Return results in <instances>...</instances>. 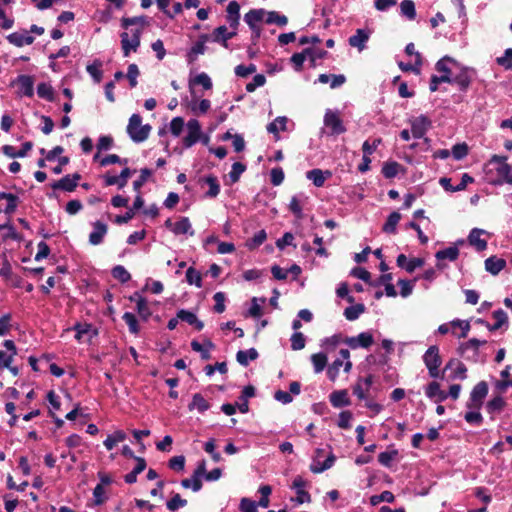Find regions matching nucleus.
Here are the masks:
<instances>
[{
  "label": "nucleus",
  "mask_w": 512,
  "mask_h": 512,
  "mask_svg": "<svg viewBox=\"0 0 512 512\" xmlns=\"http://www.w3.org/2000/svg\"><path fill=\"white\" fill-rule=\"evenodd\" d=\"M506 161V156L493 155L488 162V166H493L499 177V179L495 182L496 184L504 183V178L507 176L509 171V164H507Z\"/></svg>",
  "instance_id": "1a4fd4ad"
},
{
  "label": "nucleus",
  "mask_w": 512,
  "mask_h": 512,
  "mask_svg": "<svg viewBox=\"0 0 512 512\" xmlns=\"http://www.w3.org/2000/svg\"><path fill=\"white\" fill-rule=\"evenodd\" d=\"M189 410H198L200 413H204L210 408L209 403L204 399L200 393L193 395L191 403L188 405Z\"/></svg>",
  "instance_id": "58836bf2"
},
{
  "label": "nucleus",
  "mask_w": 512,
  "mask_h": 512,
  "mask_svg": "<svg viewBox=\"0 0 512 512\" xmlns=\"http://www.w3.org/2000/svg\"><path fill=\"white\" fill-rule=\"evenodd\" d=\"M122 318L124 322L128 325L130 333L137 334L139 332L138 321L133 313L125 312Z\"/></svg>",
  "instance_id": "bf43d9fd"
},
{
  "label": "nucleus",
  "mask_w": 512,
  "mask_h": 512,
  "mask_svg": "<svg viewBox=\"0 0 512 512\" xmlns=\"http://www.w3.org/2000/svg\"><path fill=\"white\" fill-rule=\"evenodd\" d=\"M11 86L18 87L17 95L32 97L34 95V78L30 75H19L12 82Z\"/></svg>",
  "instance_id": "0eeeda50"
},
{
  "label": "nucleus",
  "mask_w": 512,
  "mask_h": 512,
  "mask_svg": "<svg viewBox=\"0 0 512 512\" xmlns=\"http://www.w3.org/2000/svg\"><path fill=\"white\" fill-rule=\"evenodd\" d=\"M330 403L336 408L348 406L350 404L346 390L334 391L329 396Z\"/></svg>",
  "instance_id": "c756f323"
},
{
  "label": "nucleus",
  "mask_w": 512,
  "mask_h": 512,
  "mask_svg": "<svg viewBox=\"0 0 512 512\" xmlns=\"http://www.w3.org/2000/svg\"><path fill=\"white\" fill-rule=\"evenodd\" d=\"M151 129L149 124L142 125V118L139 114H132L126 131L133 142L141 143L149 137Z\"/></svg>",
  "instance_id": "f257e3e1"
},
{
  "label": "nucleus",
  "mask_w": 512,
  "mask_h": 512,
  "mask_svg": "<svg viewBox=\"0 0 512 512\" xmlns=\"http://www.w3.org/2000/svg\"><path fill=\"white\" fill-rule=\"evenodd\" d=\"M186 281L190 285H195L198 288L202 287V276L199 271L193 267H189L186 271Z\"/></svg>",
  "instance_id": "5fc2aeb1"
},
{
  "label": "nucleus",
  "mask_w": 512,
  "mask_h": 512,
  "mask_svg": "<svg viewBox=\"0 0 512 512\" xmlns=\"http://www.w3.org/2000/svg\"><path fill=\"white\" fill-rule=\"evenodd\" d=\"M505 404V400L501 396H496L487 402L486 410L491 415L492 420H494V414L501 412Z\"/></svg>",
  "instance_id": "e433bc0d"
},
{
  "label": "nucleus",
  "mask_w": 512,
  "mask_h": 512,
  "mask_svg": "<svg viewBox=\"0 0 512 512\" xmlns=\"http://www.w3.org/2000/svg\"><path fill=\"white\" fill-rule=\"evenodd\" d=\"M80 178H81V175L79 173H74L73 175H66L63 178H61L60 180L52 183L51 187L54 190H63V191H67V192H72L76 189Z\"/></svg>",
  "instance_id": "f8f14e48"
},
{
  "label": "nucleus",
  "mask_w": 512,
  "mask_h": 512,
  "mask_svg": "<svg viewBox=\"0 0 512 512\" xmlns=\"http://www.w3.org/2000/svg\"><path fill=\"white\" fill-rule=\"evenodd\" d=\"M400 219H401V214L399 212H397V211L392 212L388 216V218L383 226V231L385 233L395 234L396 226L399 223Z\"/></svg>",
  "instance_id": "a19ab883"
},
{
  "label": "nucleus",
  "mask_w": 512,
  "mask_h": 512,
  "mask_svg": "<svg viewBox=\"0 0 512 512\" xmlns=\"http://www.w3.org/2000/svg\"><path fill=\"white\" fill-rule=\"evenodd\" d=\"M485 231L479 228H473L469 235L468 241L471 246H474L478 251H483L487 248V241L481 238Z\"/></svg>",
  "instance_id": "b1692460"
},
{
  "label": "nucleus",
  "mask_w": 512,
  "mask_h": 512,
  "mask_svg": "<svg viewBox=\"0 0 512 512\" xmlns=\"http://www.w3.org/2000/svg\"><path fill=\"white\" fill-rule=\"evenodd\" d=\"M290 341L292 350L297 351L305 347L306 340L303 333L301 332H294L291 336Z\"/></svg>",
  "instance_id": "e2e57ef3"
},
{
  "label": "nucleus",
  "mask_w": 512,
  "mask_h": 512,
  "mask_svg": "<svg viewBox=\"0 0 512 512\" xmlns=\"http://www.w3.org/2000/svg\"><path fill=\"white\" fill-rule=\"evenodd\" d=\"M207 474L206 461L202 460L198 463L193 473V491L198 492L202 488L201 477H205Z\"/></svg>",
  "instance_id": "72a5a7b5"
},
{
  "label": "nucleus",
  "mask_w": 512,
  "mask_h": 512,
  "mask_svg": "<svg viewBox=\"0 0 512 512\" xmlns=\"http://www.w3.org/2000/svg\"><path fill=\"white\" fill-rule=\"evenodd\" d=\"M345 343L351 349L369 348L374 343L373 335L370 332H362L355 337H348Z\"/></svg>",
  "instance_id": "9b49d317"
},
{
  "label": "nucleus",
  "mask_w": 512,
  "mask_h": 512,
  "mask_svg": "<svg viewBox=\"0 0 512 512\" xmlns=\"http://www.w3.org/2000/svg\"><path fill=\"white\" fill-rule=\"evenodd\" d=\"M33 144L30 141H27L22 144L21 149H16L12 145H4L2 147V152L10 157V158H23L27 155V153L32 149Z\"/></svg>",
  "instance_id": "412c9836"
},
{
  "label": "nucleus",
  "mask_w": 512,
  "mask_h": 512,
  "mask_svg": "<svg viewBox=\"0 0 512 512\" xmlns=\"http://www.w3.org/2000/svg\"><path fill=\"white\" fill-rule=\"evenodd\" d=\"M325 127L330 130V135H339L346 131V128L337 111L327 109L323 119Z\"/></svg>",
  "instance_id": "423d86ee"
},
{
  "label": "nucleus",
  "mask_w": 512,
  "mask_h": 512,
  "mask_svg": "<svg viewBox=\"0 0 512 512\" xmlns=\"http://www.w3.org/2000/svg\"><path fill=\"white\" fill-rule=\"evenodd\" d=\"M346 81V77L342 74L339 75H329V74H320L318 77V82L322 84H326L330 82V87L332 89L338 88L342 86Z\"/></svg>",
  "instance_id": "2f4dec72"
},
{
  "label": "nucleus",
  "mask_w": 512,
  "mask_h": 512,
  "mask_svg": "<svg viewBox=\"0 0 512 512\" xmlns=\"http://www.w3.org/2000/svg\"><path fill=\"white\" fill-rule=\"evenodd\" d=\"M187 135L183 139L186 148L192 147L200 138L201 126L198 120L190 119L187 123Z\"/></svg>",
  "instance_id": "9d476101"
},
{
  "label": "nucleus",
  "mask_w": 512,
  "mask_h": 512,
  "mask_svg": "<svg viewBox=\"0 0 512 512\" xmlns=\"http://www.w3.org/2000/svg\"><path fill=\"white\" fill-rule=\"evenodd\" d=\"M263 21H265L267 24H276L280 27H283L288 23V18L276 11H266V15Z\"/></svg>",
  "instance_id": "ea45409f"
},
{
  "label": "nucleus",
  "mask_w": 512,
  "mask_h": 512,
  "mask_svg": "<svg viewBox=\"0 0 512 512\" xmlns=\"http://www.w3.org/2000/svg\"><path fill=\"white\" fill-rule=\"evenodd\" d=\"M487 394L488 384L485 381H480L473 387L470 393V398L466 403V407L468 409L480 410Z\"/></svg>",
  "instance_id": "39448f33"
},
{
  "label": "nucleus",
  "mask_w": 512,
  "mask_h": 512,
  "mask_svg": "<svg viewBox=\"0 0 512 512\" xmlns=\"http://www.w3.org/2000/svg\"><path fill=\"white\" fill-rule=\"evenodd\" d=\"M459 256V249L456 246H450L443 250H439L436 252L435 257L437 260H445L455 261Z\"/></svg>",
  "instance_id": "79ce46f5"
},
{
  "label": "nucleus",
  "mask_w": 512,
  "mask_h": 512,
  "mask_svg": "<svg viewBox=\"0 0 512 512\" xmlns=\"http://www.w3.org/2000/svg\"><path fill=\"white\" fill-rule=\"evenodd\" d=\"M258 358V352L255 348H250L248 350H239L236 354L237 362L246 367L249 364V361H254Z\"/></svg>",
  "instance_id": "f704fd0d"
},
{
  "label": "nucleus",
  "mask_w": 512,
  "mask_h": 512,
  "mask_svg": "<svg viewBox=\"0 0 512 512\" xmlns=\"http://www.w3.org/2000/svg\"><path fill=\"white\" fill-rule=\"evenodd\" d=\"M137 464L134 467V469L125 475V482L128 484H133L137 481L138 474L142 473L146 468V461L142 457H134Z\"/></svg>",
  "instance_id": "473e14b6"
},
{
  "label": "nucleus",
  "mask_w": 512,
  "mask_h": 512,
  "mask_svg": "<svg viewBox=\"0 0 512 512\" xmlns=\"http://www.w3.org/2000/svg\"><path fill=\"white\" fill-rule=\"evenodd\" d=\"M372 384V375H369L363 379H359L353 387V394L356 395L360 400H365L367 398L366 393L369 391Z\"/></svg>",
  "instance_id": "4be33fe9"
},
{
  "label": "nucleus",
  "mask_w": 512,
  "mask_h": 512,
  "mask_svg": "<svg viewBox=\"0 0 512 512\" xmlns=\"http://www.w3.org/2000/svg\"><path fill=\"white\" fill-rule=\"evenodd\" d=\"M365 311V306L363 304H355L347 307L344 310V316L349 321H354L359 318V316Z\"/></svg>",
  "instance_id": "49530a36"
},
{
  "label": "nucleus",
  "mask_w": 512,
  "mask_h": 512,
  "mask_svg": "<svg viewBox=\"0 0 512 512\" xmlns=\"http://www.w3.org/2000/svg\"><path fill=\"white\" fill-rule=\"evenodd\" d=\"M450 63L455 64L456 62L452 58L445 56L441 58L439 61H437L435 69L441 75L452 76V71L451 68L449 67Z\"/></svg>",
  "instance_id": "a18cd8bd"
},
{
  "label": "nucleus",
  "mask_w": 512,
  "mask_h": 512,
  "mask_svg": "<svg viewBox=\"0 0 512 512\" xmlns=\"http://www.w3.org/2000/svg\"><path fill=\"white\" fill-rule=\"evenodd\" d=\"M492 315L495 319V323L493 324L494 329H500L502 326L508 324V315L504 310L498 309L494 311Z\"/></svg>",
  "instance_id": "052dcab7"
},
{
  "label": "nucleus",
  "mask_w": 512,
  "mask_h": 512,
  "mask_svg": "<svg viewBox=\"0 0 512 512\" xmlns=\"http://www.w3.org/2000/svg\"><path fill=\"white\" fill-rule=\"evenodd\" d=\"M126 439V433L122 430L115 431L113 434L109 435L105 441L104 446L107 450H112L119 442H122Z\"/></svg>",
  "instance_id": "37998d69"
},
{
  "label": "nucleus",
  "mask_w": 512,
  "mask_h": 512,
  "mask_svg": "<svg viewBox=\"0 0 512 512\" xmlns=\"http://www.w3.org/2000/svg\"><path fill=\"white\" fill-rule=\"evenodd\" d=\"M192 350L201 353V358L203 360H209L211 358L210 350L214 348V344L208 340L204 344L199 343L198 341L191 342Z\"/></svg>",
  "instance_id": "c9c22d12"
},
{
  "label": "nucleus",
  "mask_w": 512,
  "mask_h": 512,
  "mask_svg": "<svg viewBox=\"0 0 512 512\" xmlns=\"http://www.w3.org/2000/svg\"><path fill=\"white\" fill-rule=\"evenodd\" d=\"M308 197L303 193L294 195L289 203V210L297 219H303V207L307 203Z\"/></svg>",
  "instance_id": "a211bd4d"
},
{
  "label": "nucleus",
  "mask_w": 512,
  "mask_h": 512,
  "mask_svg": "<svg viewBox=\"0 0 512 512\" xmlns=\"http://www.w3.org/2000/svg\"><path fill=\"white\" fill-rule=\"evenodd\" d=\"M496 62L506 70L512 69V48L506 49L503 56L497 57Z\"/></svg>",
  "instance_id": "69168bd1"
},
{
  "label": "nucleus",
  "mask_w": 512,
  "mask_h": 512,
  "mask_svg": "<svg viewBox=\"0 0 512 512\" xmlns=\"http://www.w3.org/2000/svg\"><path fill=\"white\" fill-rule=\"evenodd\" d=\"M101 66H102L101 62L95 61L94 63L89 64L86 67L87 72L94 79V81L96 83H100L102 80V71L100 69Z\"/></svg>",
  "instance_id": "13d9d810"
},
{
  "label": "nucleus",
  "mask_w": 512,
  "mask_h": 512,
  "mask_svg": "<svg viewBox=\"0 0 512 512\" xmlns=\"http://www.w3.org/2000/svg\"><path fill=\"white\" fill-rule=\"evenodd\" d=\"M147 24V18L145 16L123 18L121 25L124 29H129L131 26L139 25L141 30Z\"/></svg>",
  "instance_id": "6e6d98bb"
},
{
  "label": "nucleus",
  "mask_w": 512,
  "mask_h": 512,
  "mask_svg": "<svg viewBox=\"0 0 512 512\" xmlns=\"http://www.w3.org/2000/svg\"><path fill=\"white\" fill-rule=\"evenodd\" d=\"M423 362L432 378H443L440 375L439 367L442 363L439 348L436 345L430 346L423 355Z\"/></svg>",
  "instance_id": "f03ea898"
},
{
  "label": "nucleus",
  "mask_w": 512,
  "mask_h": 512,
  "mask_svg": "<svg viewBox=\"0 0 512 512\" xmlns=\"http://www.w3.org/2000/svg\"><path fill=\"white\" fill-rule=\"evenodd\" d=\"M37 94L40 98L45 99L47 101L54 100V90L53 87L48 83H40L37 86Z\"/></svg>",
  "instance_id": "603ef678"
},
{
  "label": "nucleus",
  "mask_w": 512,
  "mask_h": 512,
  "mask_svg": "<svg viewBox=\"0 0 512 512\" xmlns=\"http://www.w3.org/2000/svg\"><path fill=\"white\" fill-rule=\"evenodd\" d=\"M187 505V500L182 499L179 494H175L169 501H167L166 506L170 511H175L179 508L185 507Z\"/></svg>",
  "instance_id": "338daca9"
},
{
  "label": "nucleus",
  "mask_w": 512,
  "mask_h": 512,
  "mask_svg": "<svg viewBox=\"0 0 512 512\" xmlns=\"http://www.w3.org/2000/svg\"><path fill=\"white\" fill-rule=\"evenodd\" d=\"M421 66H422V57L421 54H416L415 63H399V68L404 72L412 71L415 74L419 75L421 72Z\"/></svg>",
  "instance_id": "3c124183"
},
{
  "label": "nucleus",
  "mask_w": 512,
  "mask_h": 512,
  "mask_svg": "<svg viewBox=\"0 0 512 512\" xmlns=\"http://www.w3.org/2000/svg\"><path fill=\"white\" fill-rule=\"evenodd\" d=\"M484 344H486V340L481 341L479 339L472 338L460 346V354L467 360L476 362L479 356V347Z\"/></svg>",
  "instance_id": "6e6552de"
},
{
  "label": "nucleus",
  "mask_w": 512,
  "mask_h": 512,
  "mask_svg": "<svg viewBox=\"0 0 512 512\" xmlns=\"http://www.w3.org/2000/svg\"><path fill=\"white\" fill-rule=\"evenodd\" d=\"M236 35V31H228L226 26L217 27L211 34L210 39L213 42H220L221 40H229Z\"/></svg>",
  "instance_id": "4c0bfd02"
},
{
  "label": "nucleus",
  "mask_w": 512,
  "mask_h": 512,
  "mask_svg": "<svg viewBox=\"0 0 512 512\" xmlns=\"http://www.w3.org/2000/svg\"><path fill=\"white\" fill-rule=\"evenodd\" d=\"M208 40H210V37L207 34H203L199 37V40L191 47L188 53V58L190 62L194 61L198 55L204 54L206 50L205 43Z\"/></svg>",
  "instance_id": "cd10ccee"
},
{
  "label": "nucleus",
  "mask_w": 512,
  "mask_h": 512,
  "mask_svg": "<svg viewBox=\"0 0 512 512\" xmlns=\"http://www.w3.org/2000/svg\"><path fill=\"white\" fill-rule=\"evenodd\" d=\"M288 119L285 116H279L267 125V131L277 135L279 131H285Z\"/></svg>",
  "instance_id": "c03bdc74"
},
{
  "label": "nucleus",
  "mask_w": 512,
  "mask_h": 512,
  "mask_svg": "<svg viewBox=\"0 0 512 512\" xmlns=\"http://www.w3.org/2000/svg\"><path fill=\"white\" fill-rule=\"evenodd\" d=\"M331 176V172L321 169H313L306 173V177L313 182L316 187H322L325 180Z\"/></svg>",
  "instance_id": "a878e982"
},
{
  "label": "nucleus",
  "mask_w": 512,
  "mask_h": 512,
  "mask_svg": "<svg viewBox=\"0 0 512 512\" xmlns=\"http://www.w3.org/2000/svg\"><path fill=\"white\" fill-rule=\"evenodd\" d=\"M266 10L264 9H251L244 16V21L247 23L249 28L252 30V42L256 44L257 40L261 35V27L259 23L264 20Z\"/></svg>",
  "instance_id": "7ed1b4c3"
},
{
  "label": "nucleus",
  "mask_w": 512,
  "mask_h": 512,
  "mask_svg": "<svg viewBox=\"0 0 512 512\" xmlns=\"http://www.w3.org/2000/svg\"><path fill=\"white\" fill-rule=\"evenodd\" d=\"M258 504L250 498H242L240 501L239 509L241 512H257Z\"/></svg>",
  "instance_id": "774afa93"
},
{
  "label": "nucleus",
  "mask_w": 512,
  "mask_h": 512,
  "mask_svg": "<svg viewBox=\"0 0 512 512\" xmlns=\"http://www.w3.org/2000/svg\"><path fill=\"white\" fill-rule=\"evenodd\" d=\"M130 300L136 302L137 312L140 317L145 321L148 320L152 313L148 307L146 299L140 296L138 293H135L130 297Z\"/></svg>",
  "instance_id": "bb28decb"
},
{
  "label": "nucleus",
  "mask_w": 512,
  "mask_h": 512,
  "mask_svg": "<svg viewBox=\"0 0 512 512\" xmlns=\"http://www.w3.org/2000/svg\"><path fill=\"white\" fill-rule=\"evenodd\" d=\"M246 166L240 162H235L232 165V169L229 172L228 176L232 183H236L239 181L241 174L245 171Z\"/></svg>",
  "instance_id": "680f3d73"
},
{
  "label": "nucleus",
  "mask_w": 512,
  "mask_h": 512,
  "mask_svg": "<svg viewBox=\"0 0 512 512\" xmlns=\"http://www.w3.org/2000/svg\"><path fill=\"white\" fill-rule=\"evenodd\" d=\"M426 396L433 400L435 403H441L445 401L448 397V394L441 390L440 384L436 381L429 383L425 389Z\"/></svg>",
  "instance_id": "aec40b11"
},
{
  "label": "nucleus",
  "mask_w": 512,
  "mask_h": 512,
  "mask_svg": "<svg viewBox=\"0 0 512 512\" xmlns=\"http://www.w3.org/2000/svg\"><path fill=\"white\" fill-rule=\"evenodd\" d=\"M505 266L506 262L502 258L491 256L485 260V269L492 275H497Z\"/></svg>",
  "instance_id": "7c9ffc66"
},
{
  "label": "nucleus",
  "mask_w": 512,
  "mask_h": 512,
  "mask_svg": "<svg viewBox=\"0 0 512 512\" xmlns=\"http://www.w3.org/2000/svg\"><path fill=\"white\" fill-rule=\"evenodd\" d=\"M311 361L314 367V372L320 373L327 365V356L322 352L316 353L311 356Z\"/></svg>",
  "instance_id": "8fccbe9b"
},
{
  "label": "nucleus",
  "mask_w": 512,
  "mask_h": 512,
  "mask_svg": "<svg viewBox=\"0 0 512 512\" xmlns=\"http://www.w3.org/2000/svg\"><path fill=\"white\" fill-rule=\"evenodd\" d=\"M9 43L22 47L24 45H30L34 42V37L29 34L28 31L13 32L7 36Z\"/></svg>",
  "instance_id": "5701e85b"
},
{
  "label": "nucleus",
  "mask_w": 512,
  "mask_h": 512,
  "mask_svg": "<svg viewBox=\"0 0 512 512\" xmlns=\"http://www.w3.org/2000/svg\"><path fill=\"white\" fill-rule=\"evenodd\" d=\"M266 239H267L266 231L262 229V230L258 231L257 233H255V235L246 242V247L249 250H254L257 247H259L260 245H262Z\"/></svg>",
  "instance_id": "09e8293b"
},
{
  "label": "nucleus",
  "mask_w": 512,
  "mask_h": 512,
  "mask_svg": "<svg viewBox=\"0 0 512 512\" xmlns=\"http://www.w3.org/2000/svg\"><path fill=\"white\" fill-rule=\"evenodd\" d=\"M201 185L207 184L209 186L208 191L205 193L206 198H216L220 193V184L218 179L213 174L202 176L199 178Z\"/></svg>",
  "instance_id": "6ab92c4d"
},
{
  "label": "nucleus",
  "mask_w": 512,
  "mask_h": 512,
  "mask_svg": "<svg viewBox=\"0 0 512 512\" xmlns=\"http://www.w3.org/2000/svg\"><path fill=\"white\" fill-rule=\"evenodd\" d=\"M401 165L395 161L386 162L382 167V174L385 178L391 179L397 176Z\"/></svg>",
  "instance_id": "864d4df0"
},
{
  "label": "nucleus",
  "mask_w": 512,
  "mask_h": 512,
  "mask_svg": "<svg viewBox=\"0 0 512 512\" xmlns=\"http://www.w3.org/2000/svg\"><path fill=\"white\" fill-rule=\"evenodd\" d=\"M112 276L121 283H126L131 279L130 273L122 265H117L112 269Z\"/></svg>",
  "instance_id": "4d7b16f0"
},
{
  "label": "nucleus",
  "mask_w": 512,
  "mask_h": 512,
  "mask_svg": "<svg viewBox=\"0 0 512 512\" xmlns=\"http://www.w3.org/2000/svg\"><path fill=\"white\" fill-rule=\"evenodd\" d=\"M473 75L472 69L462 68L457 75L451 76L450 84H456L460 91H466L472 82Z\"/></svg>",
  "instance_id": "2eb2a0df"
},
{
  "label": "nucleus",
  "mask_w": 512,
  "mask_h": 512,
  "mask_svg": "<svg viewBox=\"0 0 512 512\" xmlns=\"http://www.w3.org/2000/svg\"><path fill=\"white\" fill-rule=\"evenodd\" d=\"M172 232L175 235H194V230L188 217H181L180 220L173 226Z\"/></svg>",
  "instance_id": "c85d7f7f"
},
{
  "label": "nucleus",
  "mask_w": 512,
  "mask_h": 512,
  "mask_svg": "<svg viewBox=\"0 0 512 512\" xmlns=\"http://www.w3.org/2000/svg\"><path fill=\"white\" fill-rule=\"evenodd\" d=\"M401 14L409 20H414L416 17L415 4L412 0H403L400 3Z\"/></svg>",
  "instance_id": "de8ad7c7"
},
{
  "label": "nucleus",
  "mask_w": 512,
  "mask_h": 512,
  "mask_svg": "<svg viewBox=\"0 0 512 512\" xmlns=\"http://www.w3.org/2000/svg\"><path fill=\"white\" fill-rule=\"evenodd\" d=\"M430 126V119L425 115H420L411 120V134L414 138L420 139L426 134Z\"/></svg>",
  "instance_id": "4468645a"
},
{
  "label": "nucleus",
  "mask_w": 512,
  "mask_h": 512,
  "mask_svg": "<svg viewBox=\"0 0 512 512\" xmlns=\"http://www.w3.org/2000/svg\"><path fill=\"white\" fill-rule=\"evenodd\" d=\"M197 84L201 85L205 90L212 88L211 78L204 72L198 74L191 82L190 85Z\"/></svg>",
  "instance_id": "0e129e2a"
},
{
  "label": "nucleus",
  "mask_w": 512,
  "mask_h": 512,
  "mask_svg": "<svg viewBox=\"0 0 512 512\" xmlns=\"http://www.w3.org/2000/svg\"><path fill=\"white\" fill-rule=\"evenodd\" d=\"M132 172L129 168H124L119 176H109L105 177V184L107 186L117 185L120 189L123 188L128 181V178L131 176Z\"/></svg>",
  "instance_id": "393cba45"
},
{
  "label": "nucleus",
  "mask_w": 512,
  "mask_h": 512,
  "mask_svg": "<svg viewBox=\"0 0 512 512\" xmlns=\"http://www.w3.org/2000/svg\"><path fill=\"white\" fill-rule=\"evenodd\" d=\"M92 226L93 230L89 234V243L94 246L100 245L108 232V226L106 223L99 220L93 222Z\"/></svg>",
  "instance_id": "dca6fc26"
},
{
  "label": "nucleus",
  "mask_w": 512,
  "mask_h": 512,
  "mask_svg": "<svg viewBox=\"0 0 512 512\" xmlns=\"http://www.w3.org/2000/svg\"><path fill=\"white\" fill-rule=\"evenodd\" d=\"M307 482L302 476H296L292 482V489L296 492L295 502L297 504L309 503L311 501L310 494L305 490Z\"/></svg>",
  "instance_id": "ddd939ff"
},
{
  "label": "nucleus",
  "mask_w": 512,
  "mask_h": 512,
  "mask_svg": "<svg viewBox=\"0 0 512 512\" xmlns=\"http://www.w3.org/2000/svg\"><path fill=\"white\" fill-rule=\"evenodd\" d=\"M142 34L141 28H132L130 29V33L123 32L121 34V45L123 50V55L125 57L130 55V52H136L138 47L140 46V37Z\"/></svg>",
  "instance_id": "20e7f679"
},
{
  "label": "nucleus",
  "mask_w": 512,
  "mask_h": 512,
  "mask_svg": "<svg viewBox=\"0 0 512 512\" xmlns=\"http://www.w3.org/2000/svg\"><path fill=\"white\" fill-rule=\"evenodd\" d=\"M370 31L365 29H357L356 33L349 37L348 43L351 47L363 51L366 48V42L370 38Z\"/></svg>",
  "instance_id": "f3484780"
}]
</instances>
